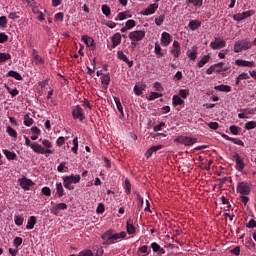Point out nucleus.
<instances>
[{
    "mask_svg": "<svg viewBox=\"0 0 256 256\" xmlns=\"http://www.w3.org/2000/svg\"><path fill=\"white\" fill-rule=\"evenodd\" d=\"M163 21H165V15H160L158 18H155V24L157 27H161V25H163Z\"/></svg>",
    "mask_w": 256,
    "mask_h": 256,
    "instance_id": "48",
    "label": "nucleus"
},
{
    "mask_svg": "<svg viewBox=\"0 0 256 256\" xmlns=\"http://www.w3.org/2000/svg\"><path fill=\"white\" fill-rule=\"evenodd\" d=\"M214 69L216 73H223L225 71H229V66L225 65L223 62H220L214 64Z\"/></svg>",
    "mask_w": 256,
    "mask_h": 256,
    "instance_id": "16",
    "label": "nucleus"
},
{
    "mask_svg": "<svg viewBox=\"0 0 256 256\" xmlns=\"http://www.w3.org/2000/svg\"><path fill=\"white\" fill-rule=\"evenodd\" d=\"M56 145L57 147H63V145H65V137H58V139L56 140Z\"/></svg>",
    "mask_w": 256,
    "mask_h": 256,
    "instance_id": "58",
    "label": "nucleus"
},
{
    "mask_svg": "<svg viewBox=\"0 0 256 256\" xmlns=\"http://www.w3.org/2000/svg\"><path fill=\"white\" fill-rule=\"evenodd\" d=\"M81 181V175H70V176H64L63 177V186L65 189H68V191H73L75 189L74 185H77Z\"/></svg>",
    "mask_w": 256,
    "mask_h": 256,
    "instance_id": "2",
    "label": "nucleus"
},
{
    "mask_svg": "<svg viewBox=\"0 0 256 256\" xmlns=\"http://www.w3.org/2000/svg\"><path fill=\"white\" fill-rule=\"evenodd\" d=\"M100 81L103 85V89H108L109 87V84L111 83V76L108 74H103L101 77H100Z\"/></svg>",
    "mask_w": 256,
    "mask_h": 256,
    "instance_id": "19",
    "label": "nucleus"
},
{
    "mask_svg": "<svg viewBox=\"0 0 256 256\" xmlns=\"http://www.w3.org/2000/svg\"><path fill=\"white\" fill-rule=\"evenodd\" d=\"M136 25V22L135 20H128L126 23H125V26H126V29H133V27H135Z\"/></svg>",
    "mask_w": 256,
    "mask_h": 256,
    "instance_id": "59",
    "label": "nucleus"
},
{
    "mask_svg": "<svg viewBox=\"0 0 256 256\" xmlns=\"http://www.w3.org/2000/svg\"><path fill=\"white\" fill-rule=\"evenodd\" d=\"M33 61L37 66L45 65V60H43V58L40 55H34Z\"/></svg>",
    "mask_w": 256,
    "mask_h": 256,
    "instance_id": "39",
    "label": "nucleus"
},
{
    "mask_svg": "<svg viewBox=\"0 0 256 256\" xmlns=\"http://www.w3.org/2000/svg\"><path fill=\"white\" fill-rule=\"evenodd\" d=\"M72 117L74 120H79L80 123L85 121V110L81 108V105H75L72 107Z\"/></svg>",
    "mask_w": 256,
    "mask_h": 256,
    "instance_id": "3",
    "label": "nucleus"
},
{
    "mask_svg": "<svg viewBox=\"0 0 256 256\" xmlns=\"http://www.w3.org/2000/svg\"><path fill=\"white\" fill-rule=\"evenodd\" d=\"M145 38V31L135 30L129 33V39L134 42L143 41Z\"/></svg>",
    "mask_w": 256,
    "mask_h": 256,
    "instance_id": "7",
    "label": "nucleus"
},
{
    "mask_svg": "<svg viewBox=\"0 0 256 256\" xmlns=\"http://www.w3.org/2000/svg\"><path fill=\"white\" fill-rule=\"evenodd\" d=\"M239 129L241 128L236 125H232L229 127V131L232 133V135H239Z\"/></svg>",
    "mask_w": 256,
    "mask_h": 256,
    "instance_id": "54",
    "label": "nucleus"
},
{
    "mask_svg": "<svg viewBox=\"0 0 256 256\" xmlns=\"http://www.w3.org/2000/svg\"><path fill=\"white\" fill-rule=\"evenodd\" d=\"M96 213H98V214L105 213V205H103V203L98 204V207L96 209Z\"/></svg>",
    "mask_w": 256,
    "mask_h": 256,
    "instance_id": "61",
    "label": "nucleus"
},
{
    "mask_svg": "<svg viewBox=\"0 0 256 256\" xmlns=\"http://www.w3.org/2000/svg\"><path fill=\"white\" fill-rule=\"evenodd\" d=\"M42 193L46 196V197H51V188L49 187H43L42 188Z\"/></svg>",
    "mask_w": 256,
    "mask_h": 256,
    "instance_id": "63",
    "label": "nucleus"
},
{
    "mask_svg": "<svg viewBox=\"0 0 256 256\" xmlns=\"http://www.w3.org/2000/svg\"><path fill=\"white\" fill-rule=\"evenodd\" d=\"M3 153L6 159H8V161H16L17 154L15 152L9 151L8 149H4Z\"/></svg>",
    "mask_w": 256,
    "mask_h": 256,
    "instance_id": "24",
    "label": "nucleus"
},
{
    "mask_svg": "<svg viewBox=\"0 0 256 256\" xmlns=\"http://www.w3.org/2000/svg\"><path fill=\"white\" fill-rule=\"evenodd\" d=\"M188 3H191L194 7H201L203 5V0H187Z\"/></svg>",
    "mask_w": 256,
    "mask_h": 256,
    "instance_id": "52",
    "label": "nucleus"
},
{
    "mask_svg": "<svg viewBox=\"0 0 256 256\" xmlns=\"http://www.w3.org/2000/svg\"><path fill=\"white\" fill-rule=\"evenodd\" d=\"M227 45V42H225V40H221V41H214L210 43V47L211 49H223L225 46Z\"/></svg>",
    "mask_w": 256,
    "mask_h": 256,
    "instance_id": "22",
    "label": "nucleus"
},
{
    "mask_svg": "<svg viewBox=\"0 0 256 256\" xmlns=\"http://www.w3.org/2000/svg\"><path fill=\"white\" fill-rule=\"evenodd\" d=\"M138 253L139 255H141L142 253H146L147 255H149V247L147 245L141 246L138 249Z\"/></svg>",
    "mask_w": 256,
    "mask_h": 256,
    "instance_id": "56",
    "label": "nucleus"
},
{
    "mask_svg": "<svg viewBox=\"0 0 256 256\" xmlns=\"http://www.w3.org/2000/svg\"><path fill=\"white\" fill-rule=\"evenodd\" d=\"M33 123H35V120H33V118H30L29 114L24 115V125L26 127H31Z\"/></svg>",
    "mask_w": 256,
    "mask_h": 256,
    "instance_id": "36",
    "label": "nucleus"
},
{
    "mask_svg": "<svg viewBox=\"0 0 256 256\" xmlns=\"http://www.w3.org/2000/svg\"><path fill=\"white\" fill-rule=\"evenodd\" d=\"M236 191L240 195H251V183L245 181L238 182Z\"/></svg>",
    "mask_w": 256,
    "mask_h": 256,
    "instance_id": "4",
    "label": "nucleus"
},
{
    "mask_svg": "<svg viewBox=\"0 0 256 256\" xmlns=\"http://www.w3.org/2000/svg\"><path fill=\"white\" fill-rule=\"evenodd\" d=\"M255 128H256V121H249L244 125V129H246V131H251V129H255Z\"/></svg>",
    "mask_w": 256,
    "mask_h": 256,
    "instance_id": "42",
    "label": "nucleus"
},
{
    "mask_svg": "<svg viewBox=\"0 0 256 256\" xmlns=\"http://www.w3.org/2000/svg\"><path fill=\"white\" fill-rule=\"evenodd\" d=\"M159 97H163V94L159 92H151L148 101H155V99H159Z\"/></svg>",
    "mask_w": 256,
    "mask_h": 256,
    "instance_id": "41",
    "label": "nucleus"
},
{
    "mask_svg": "<svg viewBox=\"0 0 256 256\" xmlns=\"http://www.w3.org/2000/svg\"><path fill=\"white\" fill-rule=\"evenodd\" d=\"M19 12H10L8 14V18L12 19V20H15V19H19Z\"/></svg>",
    "mask_w": 256,
    "mask_h": 256,
    "instance_id": "64",
    "label": "nucleus"
},
{
    "mask_svg": "<svg viewBox=\"0 0 256 256\" xmlns=\"http://www.w3.org/2000/svg\"><path fill=\"white\" fill-rule=\"evenodd\" d=\"M112 49H115L118 45H121V33L117 32L111 37Z\"/></svg>",
    "mask_w": 256,
    "mask_h": 256,
    "instance_id": "15",
    "label": "nucleus"
},
{
    "mask_svg": "<svg viewBox=\"0 0 256 256\" xmlns=\"http://www.w3.org/2000/svg\"><path fill=\"white\" fill-rule=\"evenodd\" d=\"M56 193H57L58 197H64L65 188H63V183H61V182L56 183Z\"/></svg>",
    "mask_w": 256,
    "mask_h": 256,
    "instance_id": "29",
    "label": "nucleus"
},
{
    "mask_svg": "<svg viewBox=\"0 0 256 256\" xmlns=\"http://www.w3.org/2000/svg\"><path fill=\"white\" fill-rule=\"evenodd\" d=\"M146 88H147V85L138 84V85L134 86L133 91H134L135 95L137 97H139V96L143 95V91H145Z\"/></svg>",
    "mask_w": 256,
    "mask_h": 256,
    "instance_id": "21",
    "label": "nucleus"
},
{
    "mask_svg": "<svg viewBox=\"0 0 256 256\" xmlns=\"http://www.w3.org/2000/svg\"><path fill=\"white\" fill-rule=\"evenodd\" d=\"M251 11H246L241 14H236L234 15V20L235 21H243V19H247V17H251Z\"/></svg>",
    "mask_w": 256,
    "mask_h": 256,
    "instance_id": "26",
    "label": "nucleus"
},
{
    "mask_svg": "<svg viewBox=\"0 0 256 256\" xmlns=\"http://www.w3.org/2000/svg\"><path fill=\"white\" fill-rule=\"evenodd\" d=\"M240 44L242 45V49H245V50L251 49V46L253 45V44H251V42H249L247 40L240 41Z\"/></svg>",
    "mask_w": 256,
    "mask_h": 256,
    "instance_id": "47",
    "label": "nucleus"
},
{
    "mask_svg": "<svg viewBox=\"0 0 256 256\" xmlns=\"http://www.w3.org/2000/svg\"><path fill=\"white\" fill-rule=\"evenodd\" d=\"M180 143H182V145H185V147H191V145H195V143H197V138L182 136L180 138Z\"/></svg>",
    "mask_w": 256,
    "mask_h": 256,
    "instance_id": "9",
    "label": "nucleus"
},
{
    "mask_svg": "<svg viewBox=\"0 0 256 256\" xmlns=\"http://www.w3.org/2000/svg\"><path fill=\"white\" fill-rule=\"evenodd\" d=\"M187 56L191 61H195V59H197V47H193L192 50H188Z\"/></svg>",
    "mask_w": 256,
    "mask_h": 256,
    "instance_id": "32",
    "label": "nucleus"
},
{
    "mask_svg": "<svg viewBox=\"0 0 256 256\" xmlns=\"http://www.w3.org/2000/svg\"><path fill=\"white\" fill-rule=\"evenodd\" d=\"M11 59V54L0 52V63H5Z\"/></svg>",
    "mask_w": 256,
    "mask_h": 256,
    "instance_id": "38",
    "label": "nucleus"
},
{
    "mask_svg": "<svg viewBox=\"0 0 256 256\" xmlns=\"http://www.w3.org/2000/svg\"><path fill=\"white\" fill-rule=\"evenodd\" d=\"M73 147L71 148V151L74 155H77V151H79V138L78 137H75L73 139Z\"/></svg>",
    "mask_w": 256,
    "mask_h": 256,
    "instance_id": "34",
    "label": "nucleus"
},
{
    "mask_svg": "<svg viewBox=\"0 0 256 256\" xmlns=\"http://www.w3.org/2000/svg\"><path fill=\"white\" fill-rule=\"evenodd\" d=\"M247 79H250L249 74L248 73H241L240 75H238V77L236 78V85H239V83H241V81H245Z\"/></svg>",
    "mask_w": 256,
    "mask_h": 256,
    "instance_id": "33",
    "label": "nucleus"
},
{
    "mask_svg": "<svg viewBox=\"0 0 256 256\" xmlns=\"http://www.w3.org/2000/svg\"><path fill=\"white\" fill-rule=\"evenodd\" d=\"M31 149L34 151V153H38L39 155H45L46 153L48 155L53 154L51 149H45V147H43L41 144H38L37 142L31 144Z\"/></svg>",
    "mask_w": 256,
    "mask_h": 256,
    "instance_id": "6",
    "label": "nucleus"
},
{
    "mask_svg": "<svg viewBox=\"0 0 256 256\" xmlns=\"http://www.w3.org/2000/svg\"><path fill=\"white\" fill-rule=\"evenodd\" d=\"M36 224H37V217L31 216L27 221L26 229L31 230L35 227Z\"/></svg>",
    "mask_w": 256,
    "mask_h": 256,
    "instance_id": "30",
    "label": "nucleus"
},
{
    "mask_svg": "<svg viewBox=\"0 0 256 256\" xmlns=\"http://www.w3.org/2000/svg\"><path fill=\"white\" fill-rule=\"evenodd\" d=\"M215 91H221L222 93H231V86L229 85H218L214 87Z\"/></svg>",
    "mask_w": 256,
    "mask_h": 256,
    "instance_id": "28",
    "label": "nucleus"
},
{
    "mask_svg": "<svg viewBox=\"0 0 256 256\" xmlns=\"http://www.w3.org/2000/svg\"><path fill=\"white\" fill-rule=\"evenodd\" d=\"M125 192L127 195H131V182L129 179L125 180Z\"/></svg>",
    "mask_w": 256,
    "mask_h": 256,
    "instance_id": "51",
    "label": "nucleus"
},
{
    "mask_svg": "<svg viewBox=\"0 0 256 256\" xmlns=\"http://www.w3.org/2000/svg\"><path fill=\"white\" fill-rule=\"evenodd\" d=\"M209 59H211L210 55H204L200 61L198 62V67L201 69V67H205L207 63H209Z\"/></svg>",
    "mask_w": 256,
    "mask_h": 256,
    "instance_id": "31",
    "label": "nucleus"
},
{
    "mask_svg": "<svg viewBox=\"0 0 256 256\" xmlns=\"http://www.w3.org/2000/svg\"><path fill=\"white\" fill-rule=\"evenodd\" d=\"M67 210V204L65 203H59L57 204L53 209L52 213L53 215H58L60 211H65Z\"/></svg>",
    "mask_w": 256,
    "mask_h": 256,
    "instance_id": "23",
    "label": "nucleus"
},
{
    "mask_svg": "<svg viewBox=\"0 0 256 256\" xmlns=\"http://www.w3.org/2000/svg\"><path fill=\"white\" fill-rule=\"evenodd\" d=\"M117 57L120 61H123L124 63H126V65H128L130 69L131 67H133V60H129V57H127V55H125V53H123L122 50H119L117 52Z\"/></svg>",
    "mask_w": 256,
    "mask_h": 256,
    "instance_id": "11",
    "label": "nucleus"
},
{
    "mask_svg": "<svg viewBox=\"0 0 256 256\" xmlns=\"http://www.w3.org/2000/svg\"><path fill=\"white\" fill-rule=\"evenodd\" d=\"M64 17H65V14H63V12H58L54 16V21H59L60 23H62Z\"/></svg>",
    "mask_w": 256,
    "mask_h": 256,
    "instance_id": "50",
    "label": "nucleus"
},
{
    "mask_svg": "<svg viewBox=\"0 0 256 256\" xmlns=\"http://www.w3.org/2000/svg\"><path fill=\"white\" fill-rule=\"evenodd\" d=\"M127 237V232H115L113 229H109L101 235V239L104 240L103 245H115L116 241L119 239H125Z\"/></svg>",
    "mask_w": 256,
    "mask_h": 256,
    "instance_id": "1",
    "label": "nucleus"
},
{
    "mask_svg": "<svg viewBox=\"0 0 256 256\" xmlns=\"http://www.w3.org/2000/svg\"><path fill=\"white\" fill-rule=\"evenodd\" d=\"M247 229H255L256 228V221L251 219L249 222L246 224Z\"/></svg>",
    "mask_w": 256,
    "mask_h": 256,
    "instance_id": "62",
    "label": "nucleus"
},
{
    "mask_svg": "<svg viewBox=\"0 0 256 256\" xmlns=\"http://www.w3.org/2000/svg\"><path fill=\"white\" fill-rule=\"evenodd\" d=\"M159 9V4L154 3L150 4L144 11L141 12V15L149 16L155 14V11Z\"/></svg>",
    "mask_w": 256,
    "mask_h": 256,
    "instance_id": "10",
    "label": "nucleus"
},
{
    "mask_svg": "<svg viewBox=\"0 0 256 256\" xmlns=\"http://www.w3.org/2000/svg\"><path fill=\"white\" fill-rule=\"evenodd\" d=\"M172 103L175 106H179V105H183V103H185V101L183 99H181L179 95H174L172 97Z\"/></svg>",
    "mask_w": 256,
    "mask_h": 256,
    "instance_id": "35",
    "label": "nucleus"
},
{
    "mask_svg": "<svg viewBox=\"0 0 256 256\" xmlns=\"http://www.w3.org/2000/svg\"><path fill=\"white\" fill-rule=\"evenodd\" d=\"M114 102L116 104V107L119 113H123V105H121V100L118 97H114Z\"/></svg>",
    "mask_w": 256,
    "mask_h": 256,
    "instance_id": "46",
    "label": "nucleus"
},
{
    "mask_svg": "<svg viewBox=\"0 0 256 256\" xmlns=\"http://www.w3.org/2000/svg\"><path fill=\"white\" fill-rule=\"evenodd\" d=\"M151 249L154 253H157V255H165L166 251L159 245L157 242L151 243Z\"/></svg>",
    "mask_w": 256,
    "mask_h": 256,
    "instance_id": "14",
    "label": "nucleus"
},
{
    "mask_svg": "<svg viewBox=\"0 0 256 256\" xmlns=\"http://www.w3.org/2000/svg\"><path fill=\"white\" fill-rule=\"evenodd\" d=\"M42 145L46 147V149H51L53 148V143L51 141L44 139L42 140Z\"/></svg>",
    "mask_w": 256,
    "mask_h": 256,
    "instance_id": "60",
    "label": "nucleus"
},
{
    "mask_svg": "<svg viewBox=\"0 0 256 256\" xmlns=\"http://www.w3.org/2000/svg\"><path fill=\"white\" fill-rule=\"evenodd\" d=\"M78 256H94V255H93V251L86 249L79 252Z\"/></svg>",
    "mask_w": 256,
    "mask_h": 256,
    "instance_id": "57",
    "label": "nucleus"
},
{
    "mask_svg": "<svg viewBox=\"0 0 256 256\" xmlns=\"http://www.w3.org/2000/svg\"><path fill=\"white\" fill-rule=\"evenodd\" d=\"M6 133H8V135L10 137H13L14 139H17V131L15 129H13V127L7 126L6 127Z\"/></svg>",
    "mask_w": 256,
    "mask_h": 256,
    "instance_id": "37",
    "label": "nucleus"
},
{
    "mask_svg": "<svg viewBox=\"0 0 256 256\" xmlns=\"http://www.w3.org/2000/svg\"><path fill=\"white\" fill-rule=\"evenodd\" d=\"M154 53L156 55H159L160 57H163V53L161 52V46L159 43H155Z\"/></svg>",
    "mask_w": 256,
    "mask_h": 256,
    "instance_id": "55",
    "label": "nucleus"
},
{
    "mask_svg": "<svg viewBox=\"0 0 256 256\" xmlns=\"http://www.w3.org/2000/svg\"><path fill=\"white\" fill-rule=\"evenodd\" d=\"M188 27L191 31H197L201 27V21L199 20H190Z\"/></svg>",
    "mask_w": 256,
    "mask_h": 256,
    "instance_id": "27",
    "label": "nucleus"
},
{
    "mask_svg": "<svg viewBox=\"0 0 256 256\" xmlns=\"http://www.w3.org/2000/svg\"><path fill=\"white\" fill-rule=\"evenodd\" d=\"M18 181L20 183V187H22L24 191H29V189L35 185V182L29 178H21Z\"/></svg>",
    "mask_w": 256,
    "mask_h": 256,
    "instance_id": "8",
    "label": "nucleus"
},
{
    "mask_svg": "<svg viewBox=\"0 0 256 256\" xmlns=\"http://www.w3.org/2000/svg\"><path fill=\"white\" fill-rule=\"evenodd\" d=\"M23 221H24V218H23V216H21V215H16V216L14 217V223H15V225H17L18 227H21V225H23Z\"/></svg>",
    "mask_w": 256,
    "mask_h": 256,
    "instance_id": "44",
    "label": "nucleus"
},
{
    "mask_svg": "<svg viewBox=\"0 0 256 256\" xmlns=\"http://www.w3.org/2000/svg\"><path fill=\"white\" fill-rule=\"evenodd\" d=\"M232 157L236 163L235 169L240 173H243V169H245V159L241 157L237 152H234Z\"/></svg>",
    "mask_w": 256,
    "mask_h": 256,
    "instance_id": "5",
    "label": "nucleus"
},
{
    "mask_svg": "<svg viewBox=\"0 0 256 256\" xmlns=\"http://www.w3.org/2000/svg\"><path fill=\"white\" fill-rule=\"evenodd\" d=\"M102 13L105 15V17H109L111 15V8L107 6V4L102 5Z\"/></svg>",
    "mask_w": 256,
    "mask_h": 256,
    "instance_id": "43",
    "label": "nucleus"
},
{
    "mask_svg": "<svg viewBox=\"0 0 256 256\" xmlns=\"http://www.w3.org/2000/svg\"><path fill=\"white\" fill-rule=\"evenodd\" d=\"M82 41L86 44V47H92V50L95 49V40L88 35L82 36Z\"/></svg>",
    "mask_w": 256,
    "mask_h": 256,
    "instance_id": "17",
    "label": "nucleus"
},
{
    "mask_svg": "<svg viewBox=\"0 0 256 256\" xmlns=\"http://www.w3.org/2000/svg\"><path fill=\"white\" fill-rule=\"evenodd\" d=\"M5 89L12 97H17V95H19V90L17 88L11 89V87L5 85Z\"/></svg>",
    "mask_w": 256,
    "mask_h": 256,
    "instance_id": "40",
    "label": "nucleus"
},
{
    "mask_svg": "<svg viewBox=\"0 0 256 256\" xmlns=\"http://www.w3.org/2000/svg\"><path fill=\"white\" fill-rule=\"evenodd\" d=\"M235 65H237L238 67H253V65H255V62L247 61L243 59H237L235 61Z\"/></svg>",
    "mask_w": 256,
    "mask_h": 256,
    "instance_id": "18",
    "label": "nucleus"
},
{
    "mask_svg": "<svg viewBox=\"0 0 256 256\" xmlns=\"http://www.w3.org/2000/svg\"><path fill=\"white\" fill-rule=\"evenodd\" d=\"M6 77H13V79H16V81H23V76L15 70L8 71Z\"/></svg>",
    "mask_w": 256,
    "mask_h": 256,
    "instance_id": "25",
    "label": "nucleus"
},
{
    "mask_svg": "<svg viewBox=\"0 0 256 256\" xmlns=\"http://www.w3.org/2000/svg\"><path fill=\"white\" fill-rule=\"evenodd\" d=\"M189 95V89H180L178 93V97H181L182 99H187V96Z\"/></svg>",
    "mask_w": 256,
    "mask_h": 256,
    "instance_id": "45",
    "label": "nucleus"
},
{
    "mask_svg": "<svg viewBox=\"0 0 256 256\" xmlns=\"http://www.w3.org/2000/svg\"><path fill=\"white\" fill-rule=\"evenodd\" d=\"M126 231H127L128 235H135L137 229L133 225V220H131V219L127 220Z\"/></svg>",
    "mask_w": 256,
    "mask_h": 256,
    "instance_id": "20",
    "label": "nucleus"
},
{
    "mask_svg": "<svg viewBox=\"0 0 256 256\" xmlns=\"http://www.w3.org/2000/svg\"><path fill=\"white\" fill-rule=\"evenodd\" d=\"M171 54L176 58L181 55V44L179 43V41L175 40L173 42Z\"/></svg>",
    "mask_w": 256,
    "mask_h": 256,
    "instance_id": "12",
    "label": "nucleus"
},
{
    "mask_svg": "<svg viewBox=\"0 0 256 256\" xmlns=\"http://www.w3.org/2000/svg\"><path fill=\"white\" fill-rule=\"evenodd\" d=\"M243 46L241 44L240 41L236 42L235 45H234V52L235 53H241V51L243 50Z\"/></svg>",
    "mask_w": 256,
    "mask_h": 256,
    "instance_id": "49",
    "label": "nucleus"
},
{
    "mask_svg": "<svg viewBox=\"0 0 256 256\" xmlns=\"http://www.w3.org/2000/svg\"><path fill=\"white\" fill-rule=\"evenodd\" d=\"M22 244H23V238H21V237H16V238L14 239V247H15L16 249H18L19 247H21Z\"/></svg>",
    "mask_w": 256,
    "mask_h": 256,
    "instance_id": "53",
    "label": "nucleus"
},
{
    "mask_svg": "<svg viewBox=\"0 0 256 256\" xmlns=\"http://www.w3.org/2000/svg\"><path fill=\"white\" fill-rule=\"evenodd\" d=\"M161 43L163 47H169V45H171V34L168 32H163L161 34Z\"/></svg>",
    "mask_w": 256,
    "mask_h": 256,
    "instance_id": "13",
    "label": "nucleus"
}]
</instances>
